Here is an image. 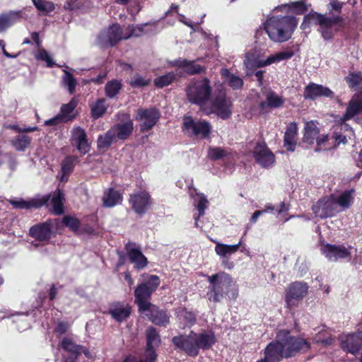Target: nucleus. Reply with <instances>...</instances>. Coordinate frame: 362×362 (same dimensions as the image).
I'll return each mask as SVG.
<instances>
[{
  "mask_svg": "<svg viewBox=\"0 0 362 362\" xmlns=\"http://www.w3.org/2000/svg\"><path fill=\"white\" fill-rule=\"evenodd\" d=\"M294 55L293 50H286L276 53L274 55L269 56L264 62H260L259 66L269 65L274 62H279L283 60H287L292 58Z\"/></svg>",
  "mask_w": 362,
  "mask_h": 362,
  "instance_id": "nucleus-36",
  "label": "nucleus"
},
{
  "mask_svg": "<svg viewBox=\"0 0 362 362\" xmlns=\"http://www.w3.org/2000/svg\"><path fill=\"white\" fill-rule=\"evenodd\" d=\"M333 138L337 145H339L340 144H346L347 143L346 136L342 135L341 132H334L333 134Z\"/></svg>",
  "mask_w": 362,
  "mask_h": 362,
  "instance_id": "nucleus-64",
  "label": "nucleus"
},
{
  "mask_svg": "<svg viewBox=\"0 0 362 362\" xmlns=\"http://www.w3.org/2000/svg\"><path fill=\"white\" fill-rule=\"evenodd\" d=\"M160 284V277L155 274H148L145 280L139 283L134 291V304L137 305L138 312L149 305L153 293Z\"/></svg>",
  "mask_w": 362,
  "mask_h": 362,
  "instance_id": "nucleus-6",
  "label": "nucleus"
},
{
  "mask_svg": "<svg viewBox=\"0 0 362 362\" xmlns=\"http://www.w3.org/2000/svg\"><path fill=\"white\" fill-rule=\"evenodd\" d=\"M211 107L213 112L222 119H227L232 115V102L226 98L225 92L220 91L215 95L211 101Z\"/></svg>",
  "mask_w": 362,
  "mask_h": 362,
  "instance_id": "nucleus-15",
  "label": "nucleus"
},
{
  "mask_svg": "<svg viewBox=\"0 0 362 362\" xmlns=\"http://www.w3.org/2000/svg\"><path fill=\"white\" fill-rule=\"evenodd\" d=\"M151 79H146L143 76L137 74L135 76L134 79L129 83V84L133 88H142L149 85Z\"/></svg>",
  "mask_w": 362,
  "mask_h": 362,
  "instance_id": "nucleus-55",
  "label": "nucleus"
},
{
  "mask_svg": "<svg viewBox=\"0 0 362 362\" xmlns=\"http://www.w3.org/2000/svg\"><path fill=\"white\" fill-rule=\"evenodd\" d=\"M60 228L59 218H48L30 228L29 235L39 242H49L55 232Z\"/></svg>",
  "mask_w": 362,
  "mask_h": 362,
  "instance_id": "nucleus-9",
  "label": "nucleus"
},
{
  "mask_svg": "<svg viewBox=\"0 0 362 362\" xmlns=\"http://www.w3.org/2000/svg\"><path fill=\"white\" fill-rule=\"evenodd\" d=\"M69 325L67 322L61 321L55 327L54 332L59 334H64L69 329Z\"/></svg>",
  "mask_w": 362,
  "mask_h": 362,
  "instance_id": "nucleus-62",
  "label": "nucleus"
},
{
  "mask_svg": "<svg viewBox=\"0 0 362 362\" xmlns=\"http://www.w3.org/2000/svg\"><path fill=\"white\" fill-rule=\"evenodd\" d=\"M276 337L283 349L286 358L295 356L300 351L305 352L311 347L307 339L292 335L288 329L279 330L276 332Z\"/></svg>",
  "mask_w": 362,
  "mask_h": 362,
  "instance_id": "nucleus-5",
  "label": "nucleus"
},
{
  "mask_svg": "<svg viewBox=\"0 0 362 362\" xmlns=\"http://www.w3.org/2000/svg\"><path fill=\"white\" fill-rule=\"evenodd\" d=\"M62 82L64 86L68 88L69 93L71 95L74 94L77 84L76 79L74 78V75L66 71L63 76Z\"/></svg>",
  "mask_w": 362,
  "mask_h": 362,
  "instance_id": "nucleus-49",
  "label": "nucleus"
},
{
  "mask_svg": "<svg viewBox=\"0 0 362 362\" xmlns=\"http://www.w3.org/2000/svg\"><path fill=\"white\" fill-rule=\"evenodd\" d=\"M182 131L189 137L195 136L205 139L210 137L212 127L205 119L195 121L192 116L185 115L182 120Z\"/></svg>",
  "mask_w": 362,
  "mask_h": 362,
  "instance_id": "nucleus-8",
  "label": "nucleus"
},
{
  "mask_svg": "<svg viewBox=\"0 0 362 362\" xmlns=\"http://www.w3.org/2000/svg\"><path fill=\"white\" fill-rule=\"evenodd\" d=\"M270 109L271 108L266 100L260 102L257 105H254L252 107V111L255 115L262 116L269 113Z\"/></svg>",
  "mask_w": 362,
  "mask_h": 362,
  "instance_id": "nucleus-54",
  "label": "nucleus"
},
{
  "mask_svg": "<svg viewBox=\"0 0 362 362\" xmlns=\"http://www.w3.org/2000/svg\"><path fill=\"white\" fill-rule=\"evenodd\" d=\"M122 88V83L117 79L107 81L105 86V95L108 98H114L120 93Z\"/></svg>",
  "mask_w": 362,
  "mask_h": 362,
  "instance_id": "nucleus-38",
  "label": "nucleus"
},
{
  "mask_svg": "<svg viewBox=\"0 0 362 362\" xmlns=\"http://www.w3.org/2000/svg\"><path fill=\"white\" fill-rule=\"evenodd\" d=\"M351 88H362V72H351L344 78Z\"/></svg>",
  "mask_w": 362,
  "mask_h": 362,
  "instance_id": "nucleus-44",
  "label": "nucleus"
},
{
  "mask_svg": "<svg viewBox=\"0 0 362 362\" xmlns=\"http://www.w3.org/2000/svg\"><path fill=\"white\" fill-rule=\"evenodd\" d=\"M228 85L234 90L241 88L243 86V81L238 76L232 75L228 80Z\"/></svg>",
  "mask_w": 362,
  "mask_h": 362,
  "instance_id": "nucleus-58",
  "label": "nucleus"
},
{
  "mask_svg": "<svg viewBox=\"0 0 362 362\" xmlns=\"http://www.w3.org/2000/svg\"><path fill=\"white\" fill-rule=\"evenodd\" d=\"M286 358L283 349L276 337L269 342L264 349V358L267 362H280Z\"/></svg>",
  "mask_w": 362,
  "mask_h": 362,
  "instance_id": "nucleus-23",
  "label": "nucleus"
},
{
  "mask_svg": "<svg viewBox=\"0 0 362 362\" xmlns=\"http://www.w3.org/2000/svg\"><path fill=\"white\" fill-rule=\"evenodd\" d=\"M180 314L187 327H192L197 323V315L193 311L183 308L180 310Z\"/></svg>",
  "mask_w": 362,
  "mask_h": 362,
  "instance_id": "nucleus-48",
  "label": "nucleus"
},
{
  "mask_svg": "<svg viewBox=\"0 0 362 362\" xmlns=\"http://www.w3.org/2000/svg\"><path fill=\"white\" fill-rule=\"evenodd\" d=\"M176 75L173 72L156 77L154 79V85L158 88H163L171 84L175 79Z\"/></svg>",
  "mask_w": 362,
  "mask_h": 362,
  "instance_id": "nucleus-46",
  "label": "nucleus"
},
{
  "mask_svg": "<svg viewBox=\"0 0 362 362\" xmlns=\"http://www.w3.org/2000/svg\"><path fill=\"white\" fill-rule=\"evenodd\" d=\"M139 313L144 315L149 321L157 326L166 327L170 323V315L168 311L153 303L143 308Z\"/></svg>",
  "mask_w": 362,
  "mask_h": 362,
  "instance_id": "nucleus-13",
  "label": "nucleus"
},
{
  "mask_svg": "<svg viewBox=\"0 0 362 362\" xmlns=\"http://www.w3.org/2000/svg\"><path fill=\"white\" fill-rule=\"evenodd\" d=\"M207 204L208 200L204 194H202L200 196L199 202L197 205V209L199 212V216H202L204 214L205 209L207 207Z\"/></svg>",
  "mask_w": 362,
  "mask_h": 362,
  "instance_id": "nucleus-59",
  "label": "nucleus"
},
{
  "mask_svg": "<svg viewBox=\"0 0 362 362\" xmlns=\"http://www.w3.org/2000/svg\"><path fill=\"white\" fill-rule=\"evenodd\" d=\"M129 203L133 211L143 216L153 205V199L146 190H140L129 195Z\"/></svg>",
  "mask_w": 362,
  "mask_h": 362,
  "instance_id": "nucleus-11",
  "label": "nucleus"
},
{
  "mask_svg": "<svg viewBox=\"0 0 362 362\" xmlns=\"http://www.w3.org/2000/svg\"><path fill=\"white\" fill-rule=\"evenodd\" d=\"M160 117V113L156 107L139 108L135 119L142 122L140 124V131L145 132L151 130L158 122Z\"/></svg>",
  "mask_w": 362,
  "mask_h": 362,
  "instance_id": "nucleus-14",
  "label": "nucleus"
},
{
  "mask_svg": "<svg viewBox=\"0 0 362 362\" xmlns=\"http://www.w3.org/2000/svg\"><path fill=\"white\" fill-rule=\"evenodd\" d=\"M242 245L241 240L235 245H226L218 243L215 246L216 253L221 257H227L235 253Z\"/></svg>",
  "mask_w": 362,
  "mask_h": 362,
  "instance_id": "nucleus-33",
  "label": "nucleus"
},
{
  "mask_svg": "<svg viewBox=\"0 0 362 362\" xmlns=\"http://www.w3.org/2000/svg\"><path fill=\"white\" fill-rule=\"evenodd\" d=\"M340 346L346 353L356 355L362 351V331L340 336Z\"/></svg>",
  "mask_w": 362,
  "mask_h": 362,
  "instance_id": "nucleus-17",
  "label": "nucleus"
},
{
  "mask_svg": "<svg viewBox=\"0 0 362 362\" xmlns=\"http://www.w3.org/2000/svg\"><path fill=\"white\" fill-rule=\"evenodd\" d=\"M311 25H318L320 28H332L334 25L342 28L344 25V18L341 16H327L326 14L311 11L304 16L300 29L305 30L310 28Z\"/></svg>",
  "mask_w": 362,
  "mask_h": 362,
  "instance_id": "nucleus-7",
  "label": "nucleus"
},
{
  "mask_svg": "<svg viewBox=\"0 0 362 362\" xmlns=\"http://www.w3.org/2000/svg\"><path fill=\"white\" fill-rule=\"evenodd\" d=\"M334 92L329 88L320 84L310 83L305 87L303 98L305 99L315 100L319 97L333 98Z\"/></svg>",
  "mask_w": 362,
  "mask_h": 362,
  "instance_id": "nucleus-24",
  "label": "nucleus"
},
{
  "mask_svg": "<svg viewBox=\"0 0 362 362\" xmlns=\"http://www.w3.org/2000/svg\"><path fill=\"white\" fill-rule=\"evenodd\" d=\"M266 208H267V210L271 211H273L275 210L278 214H280L284 211H288V208L286 206V204L284 202H281L279 206L276 209H275V207L274 206H272V204L267 205Z\"/></svg>",
  "mask_w": 362,
  "mask_h": 362,
  "instance_id": "nucleus-63",
  "label": "nucleus"
},
{
  "mask_svg": "<svg viewBox=\"0 0 362 362\" xmlns=\"http://www.w3.org/2000/svg\"><path fill=\"white\" fill-rule=\"evenodd\" d=\"M344 3L339 0H331L327 5L329 14L332 16H340L343 8Z\"/></svg>",
  "mask_w": 362,
  "mask_h": 362,
  "instance_id": "nucleus-52",
  "label": "nucleus"
},
{
  "mask_svg": "<svg viewBox=\"0 0 362 362\" xmlns=\"http://www.w3.org/2000/svg\"><path fill=\"white\" fill-rule=\"evenodd\" d=\"M36 58L39 60L45 62L48 67H52L54 65V62L51 57L49 55L48 52L44 49H40L38 52Z\"/></svg>",
  "mask_w": 362,
  "mask_h": 362,
  "instance_id": "nucleus-56",
  "label": "nucleus"
},
{
  "mask_svg": "<svg viewBox=\"0 0 362 362\" xmlns=\"http://www.w3.org/2000/svg\"><path fill=\"white\" fill-rule=\"evenodd\" d=\"M266 100L271 109L280 107L284 103L282 97L279 96L274 92L269 93L267 95Z\"/></svg>",
  "mask_w": 362,
  "mask_h": 362,
  "instance_id": "nucleus-50",
  "label": "nucleus"
},
{
  "mask_svg": "<svg viewBox=\"0 0 362 362\" xmlns=\"http://www.w3.org/2000/svg\"><path fill=\"white\" fill-rule=\"evenodd\" d=\"M78 161L76 156H67L62 160L61 164V171L64 175H69L74 169L76 163Z\"/></svg>",
  "mask_w": 362,
  "mask_h": 362,
  "instance_id": "nucleus-41",
  "label": "nucleus"
},
{
  "mask_svg": "<svg viewBox=\"0 0 362 362\" xmlns=\"http://www.w3.org/2000/svg\"><path fill=\"white\" fill-rule=\"evenodd\" d=\"M71 143L82 154L86 155L90 151V145L88 141L87 134L81 127H74L71 129Z\"/></svg>",
  "mask_w": 362,
  "mask_h": 362,
  "instance_id": "nucleus-19",
  "label": "nucleus"
},
{
  "mask_svg": "<svg viewBox=\"0 0 362 362\" xmlns=\"http://www.w3.org/2000/svg\"><path fill=\"white\" fill-rule=\"evenodd\" d=\"M212 86L206 78L192 80L186 88L187 99L191 104L202 107L209 103L212 96Z\"/></svg>",
  "mask_w": 362,
  "mask_h": 362,
  "instance_id": "nucleus-4",
  "label": "nucleus"
},
{
  "mask_svg": "<svg viewBox=\"0 0 362 362\" xmlns=\"http://www.w3.org/2000/svg\"><path fill=\"white\" fill-rule=\"evenodd\" d=\"M329 140V136L327 134H322V135H318L316 139V147L315 148V151L318 152L322 150L325 149L323 148V145L327 143Z\"/></svg>",
  "mask_w": 362,
  "mask_h": 362,
  "instance_id": "nucleus-60",
  "label": "nucleus"
},
{
  "mask_svg": "<svg viewBox=\"0 0 362 362\" xmlns=\"http://www.w3.org/2000/svg\"><path fill=\"white\" fill-rule=\"evenodd\" d=\"M359 113H362V98H353L347 105L344 115L341 117L342 122H346Z\"/></svg>",
  "mask_w": 362,
  "mask_h": 362,
  "instance_id": "nucleus-30",
  "label": "nucleus"
},
{
  "mask_svg": "<svg viewBox=\"0 0 362 362\" xmlns=\"http://www.w3.org/2000/svg\"><path fill=\"white\" fill-rule=\"evenodd\" d=\"M308 286L306 283L296 281L291 284L286 293V302L288 306H292L297 301L303 298L308 293Z\"/></svg>",
  "mask_w": 362,
  "mask_h": 362,
  "instance_id": "nucleus-20",
  "label": "nucleus"
},
{
  "mask_svg": "<svg viewBox=\"0 0 362 362\" xmlns=\"http://www.w3.org/2000/svg\"><path fill=\"white\" fill-rule=\"evenodd\" d=\"M62 225L67 227L73 232H77L79 230L81 221L75 216L66 215L62 218V221H60V228Z\"/></svg>",
  "mask_w": 362,
  "mask_h": 362,
  "instance_id": "nucleus-45",
  "label": "nucleus"
},
{
  "mask_svg": "<svg viewBox=\"0 0 362 362\" xmlns=\"http://www.w3.org/2000/svg\"><path fill=\"white\" fill-rule=\"evenodd\" d=\"M216 341L214 332L206 331L196 332L191 330L187 334H179L171 339L175 350L190 357H197L200 350L211 349Z\"/></svg>",
  "mask_w": 362,
  "mask_h": 362,
  "instance_id": "nucleus-1",
  "label": "nucleus"
},
{
  "mask_svg": "<svg viewBox=\"0 0 362 362\" xmlns=\"http://www.w3.org/2000/svg\"><path fill=\"white\" fill-rule=\"evenodd\" d=\"M77 105L78 100L73 98L68 103L63 104L62 105L60 108V113L59 115H62L64 122L71 121L75 118V115H70V114L73 112Z\"/></svg>",
  "mask_w": 362,
  "mask_h": 362,
  "instance_id": "nucleus-37",
  "label": "nucleus"
},
{
  "mask_svg": "<svg viewBox=\"0 0 362 362\" xmlns=\"http://www.w3.org/2000/svg\"><path fill=\"white\" fill-rule=\"evenodd\" d=\"M81 0H67L64 5V8L69 11H75L81 7Z\"/></svg>",
  "mask_w": 362,
  "mask_h": 362,
  "instance_id": "nucleus-61",
  "label": "nucleus"
},
{
  "mask_svg": "<svg viewBox=\"0 0 362 362\" xmlns=\"http://www.w3.org/2000/svg\"><path fill=\"white\" fill-rule=\"evenodd\" d=\"M147 347L158 349L161 344V337L157 329L154 327H148L145 332Z\"/></svg>",
  "mask_w": 362,
  "mask_h": 362,
  "instance_id": "nucleus-32",
  "label": "nucleus"
},
{
  "mask_svg": "<svg viewBox=\"0 0 362 362\" xmlns=\"http://www.w3.org/2000/svg\"><path fill=\"white\" fill-rule=\"evenodd\" d=\"M228 153L221 147H209L208 149V157L212 160H218L226 156Z\"/></svg>",
  "mask_w": 362,
  "mask_h": 362,
  "instance_id": "nucleus-51",
  "label": "nucleus"
},
{
  "mask_svg": "<svg viewBox=\"0 0 362 362\" xmlns=\"http://www.w3.org/2000/svg\"><path fill=\"white\" fill-rule=\"evenodd\" d=\"M102 201L103 206L105 208H113L122 204L123 195L119 191L110 187L104 192Z\"/></svg>",
  "mask_w": 362,
  "mask_h": 362,
  "instance_id": "nucleus-28",
  "label": "nucleus"
},
{
  "mask_svg": "<svg viewBox=\"0 0 362 362\" xmlns=\"http://www.w3.org/2000/svg\"><path fill=\"white\" fill-rule=\"evenodd\" d=\"M124 250L129 262L136 270L144 269L148 264L147 257L142 253L141 247L134 242L129 241L124 245Z\"/></svg>",
  "mask_w": 362,
  "mask_h": 362,
  "instance_id": "nucleus-16",
  "label": "nucleus"
},
{
  "mask_svg": "<svg viewBox=\"0 0 362 362\" xmlns=\"http://www.w3.org/2000/svg\"><path fill=\"white\" fill-rule=\"evenodd\" d=\"M132 306L123 302L115 301L110 305L107 314L117 322H122L129 317L132 313Z\"/></svg>",
  "mask_w": 362,
  "mask_h": 362,
  "instance_id": "nucleus-22",
  "label": "nucleus"
},
{
  "mask_svg": "<svg viewBox=\"0 0 362 362\" xmlns=\"http://www.w3.org/2000/svg\"><path fill=\"white\" fill-rule=\"evenodd\" d=\"M106 111L105 100L104 98H99L91 106L90 114L93 119H97L102 117Z\"/></svg>",
  "mask_w": 362,
  "mask_h": 362,
  "instance_id": "nucleus-42",
  "label": "nucleus"
},
{
  "mask_svg": "<svg viewBox=\"0 0 362 362\" xmlns=\"http://www.w3.org/2000/svg\"><path fill=\"white\" fill-rule=\"evenodd\" d=\"M116 141L113 131L110 129L103 135H99L97 140V147L99 150L107 148Z\"/></svg>",
  "mask_w": 362,
  "mask_h": 362,
  "instance_id": "nucleus-40",
  "label": "nucleus"
},
{
  "mask_svg": "<svg viewBox=\"0 0 362 362\" xmlns=\"http://www.w3.org/2000/svg\"><path fill=\"white\" fill-rule=\"evenodd\" d=\"M354 193V189H351L349 190H345L338 197L337 199H335V201L337 202V205L338 204L341 207H342L344 209H349L353 202H354V196L353 194Z\"/></svg>",
  "mask_w": 362,
  "mask_h": 362,
  "instance_id": "nucleus-39",
  "label": "nucleus"
},
{
  "mask_svg": "<svg viewBox=\"0 0 362 362\" xmlns=\"http://www.w3.org/2000/svg\"><path fill=\"white\" fill-rule=\"evenodd\" d=\"M110 129L113 131L116 139L126 140L133 132L134 123L129 119L125 122L115 124Z\"/></svg>",
  "mask_w": 362,
  "mask_h": 362,
  "instance_id": "nucleus-29",
  "label": "nucleus"
},
{
  "mask_svg": "<svg viewBox=\"0 0 362 362\" xmlns=\"http://www.w3.org/2000/svg\"><path fill=\"white\" fill-rule=\"evenodd\" d=\"M319 134L320 129L313 121H310L305 124L303 141L308 144H313Z\"/></svg>",
  "mask_w": 362,
  "mask_h": 362,
  "instance_id": "nucleus-31",
  "label": "nucleus"
},
{
  "mask_svg": "<svg viewBox=\"0 0 362 362\" xmlns=\"http://www.w3.org/2000/svg\"><path fill=\"white\" fill-rule=\"evenodd\" d=\"M35 7L41 13V15L47 16L55 9V5L52 1L42 0L37 1Z\"/></svg>",
  "mask_w": 362,
  "mask_h": 362,
  "instance_id": "nucleus-47",
  "label": "nucleus"
},
{
  "mask_svg": "<svg viewBox=\"0 0 362 362\" xmlns=\"http://www.w3.org/2000/svg\"><path fill=\"white\" fill-rule=\"evenodd\" d=\"M298 124L290 122L286 129L284 136V146L287 151L293 152L297 145Z\"/></svg>",
  "mask_w": 362,
  "mask_h": 362,
  "instance_id": "nucleus-26",
  "label": "nucleus"
},
{
  "mask_svg": "<svg viewBox=\"0 0 362 362\" xmlns=\"http://www.w3.org/2000/svg\"><path fill=\"white\" fill-rule=\"evenodd\" d=\"M288 7L297 15H302L308 11V7L303 1L291 2Z\"/></svg>",
  "mask_w": 362,
  "mask_h": 362,
  "instance_id": "nucleus-53",
  "label": "nucleus"
},
{
  "mask_svg": "<svg viewBox=\"0 0 362 362\" xmlns=\"http://www.w3.org/2000/svg\"><path fill=\"white\" fill-rule=\"evenodd\" d=\"M315 216L322 219L333 217L338 212L337 202L334 195L325 196L312 206Z\"/></svg>",
  "mask_w": 362,
  "mask_h": 362,
  "instance_id": "nucleus-12",
  "label": "nucleus"
},
{
  "mask_svg": "<svg viewBox=\"0 0 362 362\" xmlns=\"http://www.w3.org/2000/svg\"><path fill=\"white\" fill-rule=\"evenodd\" d=\"M298 25L293 16H273L264 23L266 33L269 38L276 42H284L288 40Z\"/></svg>",
  "mask_w": 362,
  "mask_h": 362,
  "instance_id": "nucleus-2",
  "label": "nucleus"
},
{
  "mask_svg": "<svg viewBox=\"0 0 362 362\" xmlns=\"http://www.w3.org/2000/svg\"><path fill=\"white\" fill-rule=\"evenodd\" d=\"M51 197V194H46L40 199H33L29 201H25L23 199L19 200H13L11 203L13 207L16 209H30L32 208L38 209L47 204Z\"/></svg>",
  "mask_w": 362,
  "mask_h": 362,
  "instance_id": "nucleus-27",
  "label": "nucleus"
},
{
  "mask_svg": "<svg viewBox=\"0 0 362 362\" xmlns=\"http://www.w3.org/2000/svg\"><path fill=\"white\" fill-rule=\"evenodd\" d=\"M170 65L173 67H177L183 69V71L187 75H196L206 72V67L195 64V61H189L185 59H177L170 62Z\"/></svg>",
  "mask_w": 362,
  "mask_h": 362,
  "instance_id": "nucleus-25",
  "label": "nucleus"
},
{
  "mask_svg": "<svg viewBox=\"0 0 362 362\" xmlns=\"http://www.w3.org/2000/svg\"><path fill=\"white\" fill-rule=\"evenodd\" d=\"M253 156L255 161L264 168L271 167L275 162L274 154L264 141L257 144L253 151Z\"/></svg>",
  "mask_w": 362,
  "mask_h": 362,
  "instance_id": "nucleus-18",
  "label": "nucleus"
},
{
  "mask_svg": "<svg viewBox=\"0 0 362 362\" xmlns=\"http://www.w3.org/2000/svg\"><path fill=\"white\" fill-rule=\"evenodd\" d=\"M128 29L130 34L127 37H122V30L118 23L112 24L109 26L107 30L100 34L98 40L100 46L103 47H110L115 46L122 39H128L130 36L134 35V28L133 25H129Z\"/></svg>",
  "mask_w": 362,
  "mask_h": 362,
  "instance_id": "nucleus-10",
  "label": "nucleus"
},
{
  "mask_svg": "<svg viewBox=\"0 0 362 362\" xmlns=\"http://www.w3.org/2000/svg\"><path fill=\"white\" fill-rule=\"evenodd\" d=\"M207 281L209 285L207 288L206 296L209 301L215 303H221L228 296L230 288L233 284L232 276L225 272L209 276Z\"/></svg>",
  "mask_w": 362,
  "mask_h": 362,
  "instance_id": "nucleus-3",
  "label": "nucleus"
},
{
  "mask_svg": "<svg viewBox=\"0 0 362 362\" xmlns=\"http://www.w3.org/2000/svg\"><path fill=\"white\" fill-rule=\"evenodd\" d=\"M60 346L62 349L68 352L70 355L79 356V349L81 348V345L76 344L70 338L64 337L62 340Z\"/></svg>",
  "mask_w": 362,
  "mask_h": 362,
  "instance_id": "nucleus-43",
  "label": "nucleus"
},
{
  "mask_svg": "<svg viewBox=\"0 0 362 362\" xmlns=\"http://www.w3.org/2000/svg\"><path fill=\"white\" fill-rule=\"evenodd\" d=\"M156 349H157L146 346L144 359L148 361V362H157L158 354Z\"/></svg>",
  "mask_w": 362,
  "mask_h": 362,
  "instance_id": "nucleus-57",
  "label": "nucleus"
},
{
  "mask_svg": "<svg viewBox=\"0 0 362 362\" xmlns=\"http://www.w3.org/2000/svg\"><path fill=\"white\" fill-rule=\"evenodd\" d=\"M321 252L329 260L337 261L339 259H345L351 255V252L342 245L325 244L320 249Z\"/></svg>",
  "mask_w": 362,
  "mask_h": 362,
  "instance_id": "nucleus-21",
  "label": "nucleus"
},
{
  "mask_svg": "<svg viewBox=\"0 0 362 362\" xmlns=\"http://www.w3.org/2000/svg\"><path fill=\"white\" fill-rule=\"evenodd\" d=\"M32 138L26 134H18L11 140V146L17 151H25L30 145Z\"/></svg>",
  "mask_w": 362,
  "mask_h": 362,
  "instance_id": "nucleus-35",
  "label": "nucleus"
},
{
  "mask_svg": "<svg viewBox=\"0 0 362 362\" xmlns=\"http://www.w3.org/2000/svg\"><path fill=\"white\" fill-rule=\"evenodd\" d=\"M63 191L57 189L51 199L53 214L55 215H62L64 213Z\"/></svg>",
  "mask_w": 362,
  "mask_h": 362,
  "instance_id": "nucleus-34",
  "label": "nucleus"
}]
</instances>
